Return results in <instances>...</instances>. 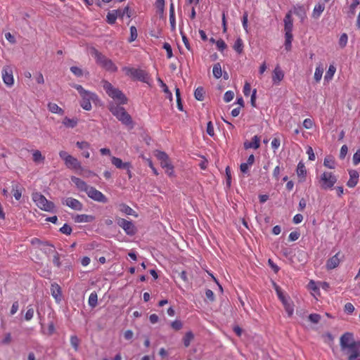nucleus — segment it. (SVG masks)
I'll list each match as a JSON object with an SVG mask.
<instances>
[{
	"instance_id": "nucleus-1",
	"label": "nucleus",
	"mask_w": 360,
	"mask_h": 360,
	"mask_svg": "<svg viewBox=\"0 0 360 360\" xmlns=\"http://www.w3.org/2000/svg\"><path fill=\"white\" fill-rule=\"evenodd\" d=\"M72 86L78 91L82 98V100L80 101L81 107L86 110H91L92 107L91 102L92 101L94 103H96V101H98V96L91 91L85 90L82 85L75 84H72Z\"/></svg>"
},
{
	"instance_id": "nucleus-2",
	"label": "nucleus",
	"mask_w": 360,
	"mask_h": 360,
	"mask_svg": "<svg viewBox=\"0 0 360 360\" xmlns=\"http://www.w3.org/2000/svg\"><path fill=\"white\" fill-rule=\"evenodd\" d=\"M112 114L120 121L123 124L131 129L134 128V124L131 115L125 110V109L118 105H112L109 108Z\"/></svg>"
},
{
	"instance_id": "nucleus-3",
	"label": "nucleus",
	"mask_w": 360,
	"mask_h": 360,
	"mask_svg": "<svg viewBox=\"0 0 360 360\" xmlns=\"http://www.w3.org/2000/svg\"><path fill=\"white\" fill-rule=\"evenodd\" d=\"M102 82L104 90L110 97L117 101L120 104L127 103V97L119 89L114 87L111 83L106 80H103Z\"/></svg>"
},
{
	"instance_id": "nucleus-4",
	"label": "nucleus",
	"mask_w": 360,
	"mask_h": 360,
	"mask_svg": "<svg viewBox=\"0 0 360 360\" xmlns=\"http://www.w3.org/2000/svg\"><path fill=\"white\" fill-rule=\"evenodd\" d=\"M122 70L125 72L126 75L130 77L131 79L149 84L150 77L148 73L145 70L129 67H124Z\"/></svg>"
},
{
	"instance_id": "nucleus-5",
	"label": "nucleus",
	"mask_w": 360,
	"mask_h": 360,
	"mask_svg": "<svg viewBox=\"0 0 360 360\" xmlns=\"http://www.w3.org/2000/svg\"><path fill=\"white\" fill-rule=\"evenodd\" d=\"M32 200L37 206L41 210L46 212H53L55 205L53 202L48 200L41 193H32Z\"/></svg>"
},
{
	"instance_id": "nucleus-6",
	"label": "nucleus",
	"mask_w": 360,
	"mask_h": 360,
	"mask_svg": "<svg viewBox=\"0 0 360 360\" xmlns=\"http://www.w3.org/2000/svg\"><path fill=\"white\" fill-rule=\"evenodd\" d=\"M337 177L330 172H324L319 177V184L321 189H332L337 182Z\"/></svg>"
},
{
	"instance_id": "nucleus-7",
	"label": "nucleus",
	"mask_w": 360,
	"mask_h": 360,
	"mask_svg": "<svg viewBox=\"0 0 360 360\" xmlns=\"http://www.w3.org/2000/svg\"><path fill=\"white\" fill-rule=\"evenodd\" d=\"M96 63L105 68L107 71L114 72L117 70V67L115 65L112 60L108 58L97 51H96Z\"/></svg>"
},
{
	"instance_id": "nucleus-8",
	"label": "nucleus",
	"mask_w": 360,
	"mask_h": 360,
	"mask_svg": "<svg viewBox=\"0 0 360 360\" xmlns=\"http://www.w3.org/2000/svg\"><path fill=\"white\" fill-rule=\"evenodd\" d=\"M360 342L355 341L353 334L351 333H345L340 338V347L343 352L349 349H352L353 347L359 344Z\"/></svg>"
},
{
	"instance_id": "nucleus-9",
	"label": "nucleus",
	"mask_w": 360,
	"mask_h": 360,
	"mask_svg": "<svg viewBox=\"0 0 360 360\" xmlns=\"http://www.w3.org/2000/svg\"><path fill=\"white\" fill-rule=\"evenodd\" d=\"M61 202L63 205H65L73 210L82 211L83 210V204L72 197H67L61 199Z\"/></svg>"
},
{
	"instance_id": "nucleus-10",
	"label": "nucleus",
	"mask_w": 360,
	"mask_h": 360,
	"mask_svg": "<svg viewBox=\"0 0 360 360\" xmlns=\"http://www.w3.org/2000/svg\"><path fill=\"white\" fill-rule=\"evenodd\" d=\"M117 224L122 227L125 233L129 236H134L136 233V229L131 221L122 218L117 219Z\"/></svg>"
},
{
	"instance_id": "nucleus-11",
	"label": "nucleus",
	"mask_w": 360,
	"mask_h": 360,
	"mask_svg": "<svg viewBox=\"0 0 360 360\" xmlns=\"http://www.w3.org/2000/svg\"><path fill=\"white\" fill-rule=\"evenodd\" d=\"M86 194L89 198L96 202L106 203L108 201V198L104 194H103L101 191H99L93 186H91L89 188V191L86 193Z\"/></svg>"
},
{
	"instance_id": "nucleus-12",
	"label": "nucleus",
	"mask_w": 360,
	"mask_h": 360,
	"mask_svg": "<svg viewBox=\"0 0 360 360\" xmlns=\"http://www.w3.org/2000/svg\"><path fill=\"white\" fill-rule=\"evenodd\" d=\"M2 79L5 84L8 86H11L13 85L14 79L13 76V70L11 67H4L2 70Z\"/></svg>"
},
{
	"instance_id": "nucleus-13",
	"label": "nucleus",
	"mask_w": 360,
	"mask_h": 360,
	"mask_svg": "<svg viewBox=\"0 0 360 360\" xmlns=\"http://www.w3.org/2000/svg\"><path fill=\"white\" fill-rule=\"evenodd\" d=\"M345 354L348 356V360H360V343L345 351Z\"/></svg>"
},
{
	"instance_id": "nucleus-14",
	"label": "nucleus",
	"mask_w": 360,
	"mask_h": 360,
	"mask_svg": "<svg viewBox=\"0 0 360 360\" xmlns=\"http://www.w3.org/2000/svg\"><path fill=\"white\" fill-rule=\"evenodd\" d=\"M349 179L347 182V186L349 188H354L359 181V174L356 170L351 169L349 171Z\"/></svg>"
},
{
	"instance_id": "nucleus-15",
	"label": "nucleus",
	"mask_w": 360,
	"mask_h": 360,
	"mask_svg": "<svg viewBox=\"0 0 360 360\" xmlns=\"http://www.w3.org/2000/svg\"><path fill=\"white\" fill-rule=\"evenodd\" d=\"M340 254V252H338L327 260L326 266L328 270H332L339 266L340 262V259L339 258Z\"/></svg>"
},
{
	"instance_id": "nucleus-16",
	"label": "nucleus",
	"mask_w": 360,
	"mask_h": 360,
	"mask_svg": "<svg viewBox=\"0 0 360 360\" xmlns=\"http://www.w3.org/2000/svg\"><path fill=\"white\" fill-rule=\"evenodd\" d=\"M293 13L299 17L302 22L307 18V10L303 5L297 4L294 6Z\"/></svg>"
},
{
	"instance_id": "nucleus-17",
	"label": "nucleus",
	"mask_w": 360,
	"mask_h": 360,
	"mask_svg": "<svg viewBox=\"0 0 360 360\" xmlns=\"http://www.w3.org/2000/svg\"><path fill=\"white\" fill-rule=\"evenodd\" d=\"M111 162L117 168L127 169L130 173L131 164L129 162H123L120 158L116 157H112Z\"/></svg>"
},
{
	"instance_id": "nucleus-18",
	"label": "nucleus",
	"mask_w": 360,
	"mask_h": 360,
	"mask_svg": "<svg viewBox=\"0 0 360 360\" xmlns=\"http://www.w3.org/2000/svg\"><path fill=\"white\" fill-rule=\"evenodd\" d=\"M24 191V188L22 186V185L15 181L12 182V191L11 192L13 194L14 198L15 200H19L22 197V191Z\"/></svg>"
},
{
	"instance_id": "nucleus-19",
	"label": "nucleus",
	"mask_w": 360,
	"mask_h": 360,
	"mask_svg": "<svg viewBox=\"0 0 360 360\" xmlns=\"http://www.w3.org/2000/svg\"><path fill=\"white\" fill-rule=\"evenodd\" d=\"M284 73L279 65H277L273 71L272 81L274 84H278L283 79Z\"/></svg>"
},
{
	"instance_id": "nucleus-20",
	"label": "nucleus",
	"mask_w": 360,
	"mask_h": 360,
	"mask_svg": "<svg viewBox=\"0 0 360 360\" xmlns=\"http://www.w3.org/2000/svg\"><path fill=\"white\" fill-rule=\"evenodd\" d=\"M71 180L75 184L78 189H79L82 191H84L86 193L88 192L89 188L91 187V186L87 185V184L84 181L82 180L79 178L72 176Z\"/></svg>"
},
{
	"instance_id": "nucleus-21",
	"label": "nucleus",
	"mask_w": 360,
	"mask_h": 360,
	"mask_svg": "<svg viewBox=\"0 0 360 360\" xmlns=\"http://www.w3.org/2000/svg\"><path fill=\"white\" fill-rule=\"evenodd\" d=\"M51 295L55 298L57 302L61 301L62 292L60 285L56 283H53L51 285Z\"/></svg>"
},
{
	"instance_id": "nucleus-22",
	"label": "nucleus",
	"mask_w": 360,
	"mask_h": 360,
	"mask_svg": "<svg viewBox=\"0 0 360 360\" xmlns=\"http://www.w3.org/2000/svg\"><path fill=\"white\" fill-rule=\"evenodd\" d=\"M73 219L76 223H91L95 220V217L85 214H77Z\"/></svg>"
},
{
	"instance_id": "nucleus-23",
	"label": "nucleus",
	"mask_w": 360,
	"mask_h": 360,
	"mask_svg": "<svg viewBox=\"0 0 360 360\" xmlns=\"http://www.w3.org/2000/svg\"><path fill=\"white\" fill-rule=\"evenodd\" d=\"M284 30L285 32H292L293 20L292 18V11L286 13L284 19Z\"/></svg>"
},
{
	"instance_id": "nucleus-24",
	"label": "nucleus",
	"mask_w": 360,
	"mask_h": 360,
	"mask_svg": "<svg viewBox=\"0 0 360 360\" xmlns=\"http://www.w3.org/2000/svg\"><path fill=\"white\" fill-rule=\"evenodd\" d=\"M67 167L70 169H82L81 163L80 162L75 158L71 155L70 158L67 160V161L65 162Z\"/></svg>"
},
{
	"instance_id": "nucleus-25",
	"label": "nucleus",
	"mask_w": 360,
	"mask_h": 360,
	"mask_svg": "<svg viewBox=\"0 0 360 360\" xmlns=\"http://www.w3.org/2000/svg\"><path fill=\"white\" fill-rule=\"evenodd\" d=\"M260 139L257 136H253L251 141H245L244 143V148L245 149L254 148L257 149L260 146Z\"/></svg>"
},
{
	"instance_id": "nucleus-26",
	"label": "nucleus",
	"mask_w": 360,
	"mask_h": 360,
	"mask_svg": "<svg viewBox=\"0 0 360 360\" xmlns=\"http://www.w3.org/2000/svg\"><path fill=\"white\" fill-rule=\"evenodd\" d=\"M297 174L300 178V181H304L306 179L307 169L304 164L302 162H300L297 167Z\"/></svg>"
},
{
	"instance_id": "nucleus-27",
	"label": "nucleus",
	"mask_w": 360,
	"mask_h": 360,
	"mask_svg": "<svg viewBox=\"0 0 360 360\" xmlns=\"http://www.w3.org/2000/svg\"><path fill=\"white\" fill-rule=\"evenodd\" d=\"M160 165H161L162 168L165 169V172L169 176H172L173 175L174 167L171 164L169 158H167V160H165V161H162V162H160Z\"/></svg>"
},
{
	"instance_id": "nucleus-28",
	"label": "nucleus",
	"mask_w": 360,
	"mask_h": 360,
	"mask_svg": "<svg viewBox=\"0 0 360 360\" xmlns=\"http://www.w3.org/2000/svg\"><path fill=\"white\" fill-rule=\"evenodd\" d=\"M324 8L325 6L323 4H316L313 10L311 17L314 19H318L321 16L323 11H324Z\"/></svg>"
},
{
	"instance_id": "nucleus-29",
	"label": "nucleus",
	"mask_w": 360,
	"mask_h": 360,
	"mask_svg": "<svg viewBox=\"0 0 360 360\" xmlns=\"http://www.w3.org/2000/svg\"><path fill=\"white\" fill-rule=\"evenodd\" d=\"M120 211L127 215L137 216L135 211L124 203L120 205Z\"/></svg>"
},
{
	"instance_id": "nucleus-30",
	"label": "nucleus",
	"mask_w": 360,
	"mask_h": 360,
	"mask_svg": "<svg viewBox=\"0 0 360 360\" xmlns=\"http://www.w3.org/2000/svg\"><path fill=\"white\" fill-rule=\"evenodd\" d=\"M285 48L287 51H290L292 47V41L293 36L292 32H285Z\"/></svg>"
},
{
	"instance_id": "nucleus-31",
	"label": "nucleus",
	"mask_w": 360,
	"mask_h": 360,
	"mask_svg": "<svg viewBox=\"0 0 360 360\" xmlns=\"http://www.w3.org/2000/svg\"><path fill=\"white\" fill-rule=\"evenodd\" d=\"M77 118H69L65 117L63 120V124L68 128H74L77 124Z\"/></svg>"
},
{
	"instance_id": "nucleus-32",
	"label": "nucleus",
	"mask_w": 360,
	"mask_h": 360,
	"mask_svg": "<svg viewBox=\"0 0 360 360\" xmlns=\"http://www.w3.org/2000/svg\"><path fill=\"white\" fill-rule=\"evenodd\" d=\"M48 108L53 113H57L60 115H63L64 113V110L54 103H49L48 104Z\"/></svg>"
},
{
	"instance_id": "nucleus-33",
	"label": "nucleus",
	"mask_w": 360,
	"mask_h": 360,
	"mask_svg": "<svg viewBox=\"0 0 360 360\" xmlns=\"http://www.w3.org/2000/svg\"><path fill=\"white\" fill-rule=\"evenodd\" d=\"M107 22L110 25L115 24L116 19L118 18L117 12L115 10H112L107 14Z\"/></svg>"
},
{
	"instance_id": "nucleus-34",
	"label": "nucleus",
	"mask_w": 360,
	"mask_h": 360,
	"mask_svg": "<svg viewBox=\"0 0 360 360\" xmlns=\"http://www.w3.org/2000/svg\"><path fill=\"white\" fill-rule=\"evenodd\" d=\"M336 71V68L333 65H330L329 66V68L328 71L326 72L325 76H324V80L329 82L331 80L334 76V74Z\"/></svg>"
},
{
	"instance_id": "nucleus-35",
	"label": "nucleus",
	"mask_w": 360,
	"mask_h": 360,
	"mask_svg": "<svg viewBox=\"0 0 360 360\" xmlns=\"http://www.w3.org/2000/svg\"><path fill=\"white\" fill-rule=\"evenodd\" d=\"M212 72L214 77L217 79H219L222 76L221 67L219 63H217L214 65Z\"/></svg>"
},
{
	"instance_id": "nucleus-36",
	"label": "nucleus",
	"mask_w": 360,
	"mask_h": 360,
	"mask_svg": "<svg viewBox=\"0 0 360 360\" xmlns=\"http://www.w3.org/2000/svg\"><path fill=\"white\" fill-rule=\"evenodd\" d=\"M193 338H194L193 333L191 331L187 332L183 338V342H184V346L186 347H188L190 345L191 342L193 340Z\"/></svg>"
},
{
	"instance_id": "nucleus-37",
	"label": "nucleus",
	"mask_w": 360,
	"mask_h": 360,
	"mask_svg": "<svg viewBox=\"0 0 360 360\" xmlns=\"http://www.w3.org/2000/svg\"><path fill=\"white\" fill-rule=\"evenodd\" d=\"M97 302H98V295H97L96 292H91L89 297V301H88L89 305L91 308H94L97 305Z\"/></svg>"
},
{
	"instance_id": "nucleus-38",
	"label": "nucleus",
	"mask_w": 360,
	"mask_h": 360,
	"mask_svg": "<svg viewBox=\"0 0 360 360\" xmlns=\"http://www.w3.org/2000/svg\"><path fill=\"white\" fill-rule=\"evenodd\" d=\"M194 96L198 101H203L205 98L204 89L201 86L198 87L194 92Z\"/></svg>"
},
{
	"instance_id": "nucleus-39",
	"label": "nucleus",
	"mask_w": 360,
	"mask_h": 360,
	"mask_svg": "<svg viewBox=\"0 0 360 360\" xmlns=\"http://www.w3.org/2000/svg\"><path fill=\"white\" fill-rule=\"evenodd\" d=\"M115 11L117 12V16L119 18H123L124 15H127L128 18L131 17V11L129 6H126L123 9H117Z\"/></svg>"
},
{
	"instance_id": "nucleus-40",
	"label": "nucleus",
	"mask_w": 360,
	"mask_h": 360,
	"mask_svg": "<svg viewBox=\"0 0 360 360\" xmlns=\"http://www.w3.org/2000/svg\"><path fill=\"white\" fill-rule=\"evenodd\" d=\"M233 49L238 53H241L243 50V42L240 38H238L233 45Z\"/></svg>"
},
{
	"instance_id": "nucleus-41",
	"label": "nucleus",
	"mask_w": 360,
	"mask_h": 360,
	"mask_svg": "<svg viewBox=\"0 0 360 360\" xmlns=\"http://www.w3.org/2000/svg\"><path fill=\"white\" fill-rule=\"evenodd\" d=\"M323 72V68L322 65H319V66L316 67L315 72H314V79L316 82H319L322 77V75Z\"/></svg>"
},
{
	"instance_id": "nucleus-42",
	"label": "nucleus",
	"mask_w": 360,
	"mask_h": 360,
	"mask_svg": "<svg viewBox=\"0 0 360 360\" xmlns=\"http://www.w3.org/2000/svg\"><path fill=\"white\" fill-rule=\"evenodd\" d=\"M323 165L325 167L329 169H334L335 167V162L334 159L330 156L325 158Z\"/></svg>"
},
{
	"instance_id": "nucleus-43",
	"label": "nucleus",
	"mask_w": 360,
	"mask_h": 360,
	"mask_svg": "<svg viewBox=\"0 0 360 360\" xmlns=\"http://www.w3.org/2000/svg\"><path fill=\"white\" fill-rule=\"evenodd\" d=\"M32 158L34 162H43L45 158L41 155V153L36 150L32 153Z\"/></svg>"
},
{
	"instance_id": "nucleus-44",
	"label": "nucleus",
	"mask_w": 360,
	"mask_h": 360,
	"mask_svg": "<svg viewBox=\"0 0 360 360\" xmlns=\"http://www.w3.org/2000/svg\"><path fill=\"white\" fill-rule=\"evenodd\" d=\"M80 343L79 339L76 335H72L70 337V344L72 347L74 348L75 351H78L79 345Z\"/></svg>"
},
{
	"instance_id": "nucleus-45",
	"label": "nucleus",
	"mask_w": 360,
	"mask_h": 360,
	"mask_svg": "<svg viewBox=\"0 0 360 360\" xmlns=\"http://www.w3.org/2000/svg\"><path fill=\"white\" fill-rule=\"evenodd\" d=\"M138 34H137V30L135 26H131L130 27V37L129 39V42H132L135 41L137 38Z\"/></svg>"
},
{
	"instance_id": "nucleus-46",
	"label": "nucleus",
	"mask_w": 360,
	"mask_h": 360,
	"mask_svg": "<svg viewBox=\"0 0 360 360\" xmlns=\"http://www.w3.org/2000/svg\"><path fill=\"white\" fill-rule=\"evenodd\" d=\"M359 4V0H353L352 1V3L349 6V16L350 17L353 16L355 14L356 8L357 7V6Z\"/></svg>"
},
{
	"instance_id": "nucleus-47",
	"label": "nucleus",
	"mask_w": 360,
	"mask_h": 360,
	"mask_svg": "<svg viewBox=\"0 0 360 360\" xmlns=\"http://www.w3.org/2000/svg\"><path fill=\"white\" fill-rule=\"evenodd\" d=\"M283 304L285 307V310L287 312L288 315L289 316H291L293 314V311H294L293 306L290 303H289L288 301L285 302H284V303Z\"/></svg>"
},
{
	"instance_id": "nucleus-48",
	"label": "nucleus",
	"mask_w": 360,
	"mask_h": 360,
	"mask_svg": "<svg viewBox=\"0 0 360 360\" xmlns=\"http://www.w3.org/2000/svg\"><path fill=\"white\" fill-rule=\"evenodd\" d=\"M347 40H348L347 34H345V33H343L342 34H341V36L340 37L339 46L341 48H345L346 46V45H347Z\"/></svg>"
},
{
	"instance_id": "nucleus-49",
	"label": "nucleus",
	"mask_w": 360,
	"mask_h": 360,
	"mask_svg": "<svg viewBox=\"0 0 360 360\" xmlns=\"http://www.w3.org/2000/svg\"><path fill=\"white\" fill-rule=\"evenodd\" d=\"M34 316V309L31 305L27 307V310L25 315V319L26 321H30Z\"/></svg>"
},
{
	"instance_id": "nucleus-50",
	"label": "nucleus",
	"mask_w": 360,
	"mask_h": 360,
	"mask_svg": "<svg viewBox=\"0 0 360 360\" xmlns=\"http://www.w3.org/2000/svg\"><path fill=\"white\" fill-rule=\"evenodd\" d=\"M70 71L77 77H82L83 75V70L77 66H72Z\"/></svg>"
},
{
	"instance_id": "nucleus-51",
	"label": "nucleus",
	"mask_w": 360,
	"mask_h": 360,
	"mask_svg": "<svg viewBox=\"0 0 360 360\" xmlns=\"http://www.w3.org/2000/svg\"><path fill=\"white\" fill-rule=\"evenodd\" d=\"M163 49L167 51V57L171 58L173 56V53L170 44L167 42L164 43Z\"/></svg>"
},
{
	"instance_id": "nucleus-52",
	"label": "nucleus",
	"mask_w": 360,
	"mask_h": 360,
	"mask_svg": "<svg viewBox=\"0 0 360 360\" xmlns=\"http://www.w3.org/2000/svg\"><path fill=\"white\" fill-rule=\"evenodd\" d=\"M157 158L162 162V161L167 160L169 158L167 154L163 151H157L156 153Z\"/></svg>"
},
{
	"instance_id": "nucleus-53",
	"label": "nucleus",
	"mask_w": 360,
	"mask_h": 360,
	"mask_svg": "<svg viewBox=\"0 0 360 360\" xmlns=\"http://www.w3.org/2000/svg\"><path fill=\"white\" fill-rule=\"evenodd\" d=\"M234 97V93L232 91H227L224 96V101L226 103H229L233 100Z\"/></svg>"
},
{
	"instance_id": "nucleus-54",
	"label": "nucleus",
	"mask_w": 360,
	"mask_h": 360,
	"mask_svg": "<svg viewBox=\"0 0 360 360\" xmlns=\"http://www.w3.org/2000/svg\"><path fill=\"white\" fill-rule=\"evenodd\" d=\"M72 228L67 224H65L60 229V231L65 235H70L72 233Z\"/></svg>"
},
{
	"instance_id": "nucleus-55",
	"label": "nucleus",
	"mask_w": 360,
	"mask_h": 360,
	"mask_svg": "<svg viewBox=\"0 0 360 360\" xmlns=\"http://www.w3.org/2000/svg\"><path fill=\"white\" fill-rule=\"evenodd\" d=\"M172 328L175 330H179L183 327V323L180 320H175L171 323Z\"/></svg>"
},
{
	"instance_id": "nucleus-56",
	"label": "nucleus",
	"mask_w": 360,
	"mask_h": 360,
	"mask_svg": "<svg viewBox=\"0 0 360 360\" xmlns=\"http://www.w3.org/2000/svg\"><path fill=\"white\" fill-rule=\"evenodd\" d=\"M309 320L313 323H318L321 320V316L318 314H311Z\"/></svg>"
},
{
	"instance_id": "nucleus-57",
	"label": "nucleus",
	"mask_w": 360,
	"mask_h": 360,
	"mask_svg": "<svg viewBox=\"0 0 360 360\" xmlns=\"http://www.w3.org/2000/svg\"><path fill=\"white\" fill-rule=\"evenodd\" d=\"M216 45L219 51H223L226 49L227 46L223 39H219L216 41Z\"/></svg>"
},
{
	"instance_id": "nucleus-58",
	"label": "nucleus",
	"mask_w": 360,
	"mask_h": 360,
	"mask_svg": "<svg viewBox=\"0 0 360 360\" xmlns=\"http://www.w3.org/2000/svg\"><path fill=\"white\" fill-rule=\"evenodd\" d=\"M206 131L210 136H214V127H213L212 122L211 121L208 122L207 124Z\"/></svg>"
},
{
	"instance_id": "nucleus-59",
	"label": "nucleus",
	"mask_w": 360,
	"mask_h": 360,
	"mask_svg": "<svg viewBox=\"0 0 360 360\" xmlns=\"http://www.w3.org/2000/svg\"><path fill=\"white\" fill-rule=\"evenodd\" d=\"M352 161L354 165H357L360 163V149L357 150L354 154Z\"/></svg>"
},
{
	"instance_id": "nucleus-60",
	"label": "nucleus",
	"mask_w": 360,
	"mask_h": 360,
	"mask_svg": "<svg viewBox=\"0 0 360 360\" xmlns=\"http://www.w3.org/2000/svg\"><path fill=\"white\" fill-rule=\"evenodd\" d=\"M345 311L347 312V314H352L354 312V305L350 303V302H347L345 304Z\"/></svg>"
},
{
	"instance_id": "nucleus-61",
	"label": "nucleus",
	"mask_w": 360,
	"mask_h": 360,
	"mask_svg": "<svg viewBox=\"0 0 360 360\" xmlns=\"http://www.w3.org/2000/svg\"><path fill=\"white\" fill-rule=\"evenodd\" d=\"M300 236V232L292 231L290 233L288 239L290 241H295L299 238Z\"/></svg>"
},
{
	"instance_id": "nucleus-62",
	"label": "nucleus",
	"mask_w": 360,
	"mask_h": 360,
	"mask_svg": "<svg viewBox=\"0 0 360 360\" xmlns=\"http://www.w3.org/2000/svg\"><path fill=\"white\" fill-rule=\"evenodd\" d=\"M76 145L81 150L89 148L90 146V144L86 141H77Z\"/></svg>"
},
{
	"instance_id": "nucleus-63",
	"label": "nucleus",
	"mask_w": 360,
	"mask_h": 360,
	"mask_svg": "<svg viewBox=\"0 0 360 360\" xmlns=\"http://www.w3.org/2000/svg\"><path fill=\"white\" fill-rule=\"evenodd\" d=\"M347 151H348L347 146L346 145H343L340 149V158L343 160L345 158V156L347 153Z\"/></svg>"
},
{
	"instance_id": "nucleus-64",
	"label": "nucleus",
	"mask_w": 360,
	"mask_h": 360,
	"mask_svg": "<svg viewBox=\"0 0 360 360\" xmlns=\"http://www.w3.org/2000/svg\"><path fill=\"white\" fill-rule=\"evenodd\" d=\"M281 145V141L278 138H274L271 141V147L275 150H277Z\"/></svg>"
}]
</instances>
